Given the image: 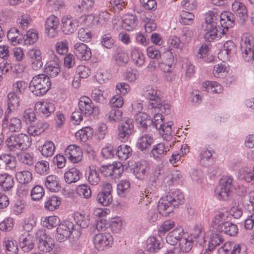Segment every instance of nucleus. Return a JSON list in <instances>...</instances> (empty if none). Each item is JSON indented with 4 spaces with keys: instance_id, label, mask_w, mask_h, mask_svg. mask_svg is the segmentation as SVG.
<instances>
[{
    "instance_id": "nucleus-1",
    "label": "nucleus",
    "mask_w": 254,
    "mask_h": 254,
    "mask_svg": "<svg viewBox=\"0 0 254 254\" xmlns=\"http://www.w3.org/2000/svg\"><path fill=\"white\" fill-rule=\"evenodd\" d=\"M51 82L49 77L45 74H39L33 77L30 85V90L35 95L40 96L50 89Z\"/></svg>"
},
{
    "instance_id": "nucleus-2",
    "label": "nucleus",
    "mask_w": 254,
    "mask_h": 254,
    "mask_svg": "<svg viewBox=\"0 0 254 254\" xmlns=\"http://www.w3.org/2000/svg\"><path fill=\"white\" fill-rule=\"evenodd\" d=\"M235 189L233 179L229 176H223L220 180L215 192L220 199L227 200L232 196Z\"/></svg>"
},
{
    "instance_id": "nucleus-3",
    "label": "nucleus",
    "mask_w": 254,
    "mask_h": 254,
    "mask_svg": "<svg viewBox=\"0 0 254 254\" xmlns=\"http://www.w3.org/2000/svg\"><path fill=\"white\" fill-rule=\"evenodd\" d=\"M243 57L246 62H252L254 66V43L253 37L249 34L244 35L241 41Z\"/></svg>"
},
{
    "instance_id": "nucleus-4",
    "label": "nucleus",
    "mask_w": 254,
    "mask_h": 254,
    "mask_svg": "<svg viewBox=\"0 0 254 254\" xmlns=\"http://www.w3.org/2000/svg\"><path fill=\"white\" fill-rule=\"evenodd\" d=\"M29 138L27 135L20 133L18 135H12L5 141L7 147L12 151L15 149H24L28 146Z\"/></svg>"
},
{
    "instance_id": "nucleus-5",
    "label": "nucleus",
    "mask_w": 254,
    "mask_h": 254,
    "mask_svg": "<svg viewBox=\"0 0 254 254\" xmlns=\"http://www.w3.org/2000/svg\"><path fill=\"white\" fill-rule=\"evenodd\" d=\"M99 170L104 177L116 179L122 174L124 167L121 162H117L108 165H102Z\"/></svg>"
},
{
    "instance_id": "nucleus-6",
    "label": "nucleus",
    "mask_w": 254,
    "mask_h": 254,
    "mask_svg": "<svg viewBox=\"0 0 254 254\" xmlns=\"http://www.w3.org/2000/svg\"><path fill=\"white\" fill-rule=\"evenodd\" d=\"M160 93V91L157 90L155 88L149 85L146 87L144 94L146 98L150 100L149 106L151 108L161 110L162 102L159 97Z\"/></svg>"
},
{
    "instance_id": "nucleus-7",
    "label": "nucleus",
    "mask_w": 254,
    "mask_h": 254,
    "mask_svg": "<svg viewBox=\"0 0 254 254\" xmlns=\"http://www.w3.org/2000/svg\"><path fill=\"white\" fill-rule=\"evenodd\" d=\"M73 224L69 221H63L57 228L56 239L59 242H64L71 236Z\"/></svg>"
},
{
    "instance_id": "nucleus-8",
    "label": "nucleus",
    "mask_w": 254,
    "mask_h": 254,
    "mask_svg": "<svg viewBox=\"0 0 254 254\" xmlns=\"http://www.w3.org/2000/svg\"><path fill=\"white\" fill-rule=\"evenodd\" d=\"M118 136L122 141H127L134 130L132 121L130 119L125 120L122 123H120L118 127Z\"/></svg>"
},
{
    "instance_id": "nucleus-9",
    "label": "nucleus",
    "mask_w": 254,
    "mask_h": 254,
    "mask_svg": "<svg viewBox=\"0 0 254 254\" xmlns=\"http://www.w3.org/2000/svg\"><path fill=\"white\" fill-rule=\"evenodd\" d=\"M172 122L164 123L163 120L162 122L153 121L152 125L155 127L158 130L159 133L161 134L164 140L167 141H170L173 139L172 135Z\"/></svg>"
},
{
    "instance_id": "nucleus-10",
    "label": "nucleus",
    "mask_w": 254,
    "mask_h": 254,
    "mask_svg": "<svg viewBox=\"0 0 254 254\" xmlns=\"http://www.w3.org/2000/svg\"><path fill=\"white\" fill-rule=\"evenodd\" d=\"M95 248L98 251H103L113 243V238L108 233L96 234L93 239Z\"/></svg>"
},
{
    "instance_id": "nucleus-11",
    "label": "nucleus",
    "mask_w": 254,
    "mask_h": 254,
    "mask_svg": "<svg viewBox=\"0 0 254 254\" xmlns=\"http://www.w3.org/2000/svg\"><path fill=\"white\" fill-rule=\"evenodd\" d=\"M10 114L5 113L2 121V127H6L11 132L19 131L21 128V121L16 117H9Z\"/></svg>"
},
{
    "instance_id": "nucleus-12",
    "label": "nucleus",
    "mask_w": 254,
    "mask_h": 254,
    "mask_svg": "<svg viewBox=\"0 0 254 254\" xmlns=\"http://www.w3.org/2000/svg\"><path fill=\"white\" fill-rule=\"evenodd\" d=\"M66 158L73 163H77L82 158V151L81 148L74 144L68 145L64 151Z\"/></svg>"
},
{
    "instance_id": "nucleus-13",
    "label": "nucleus",
    "mask_w": 254,
    "mask_h": 254,
    "mask_svg": "<svg viewBox=\"0 0 254 254\" xmlns=\"http://www.w3.org/2000/svg\"><path fill=\"white\" fill-rule=\"evenodd\" d=\"M74 54L78 59L87 61L92 56L91 49L83 43H76L74 45Z\"/></svg>"
},
{
    "instance_id": "nucleus-14",
    "label": "nucleus",
    "mask_w": 254,
    "mask_h": 254,
    "mask_svg": "<svg viewBox=\"0 0 254 254\" xmlns=\"http://www.w3.org/2000/svg\"><path fill=\"white\" fill-rule=\"evenodd\" d=\"M63 32L65 34H71L74 33L78 26V21L71 17L64 16L62 19Z\"/></svg>"
},
{
    "instance_id": "nucleus-15",
    "label": "nucleus",
    "mask_w": 254,
    "mask_h": 254,
    "mask_svg": "<svg viewBox=\"0 0 254 254\" xmlns=\"http://www.w3.org/2000/svg\"><path fill=\"white\" fill-rule=\"evenodd\" d=\"M78 107L81 113L86 116H90L96 111L92 101L86 96H82L80 98Z\"/></svg>"
},
{
    "instance_id": "nucleus-16",
    "label": "nucleus",
    "mask_w": 254,
    "mask_h": 254,
    "mask_svg": "<svg viewBox=\"0 0 254 254\" xmlns=\"http://www.w3.org/2000/svg\"><path fill=\"white\" fill-rule=\"evenodd\" d=\"M59 25V18L54 15H50L46 20L45 23L46 31L49 37H55L57 33V29Z\"/></svg>"
},
{
    "instance_id": "nucleus-17",
    "label": "nucleus",
    "mask_w": 254,
    "mask_h": 254,
    "mask_svg": "<svg viewBox=\"0 0 254 254\" xmlns=\"http://www.w3.org/2000/svg\"><path fill=\"white\" fill-rule=\"evenodd\" d=\"M35 110L42 116L48 117L55 111V107L51 102H38L35 104Z\"/></svg>"
},
{
    "instance_id": "nucleus-18",
    "label": "nucleus",
    "mask_w": 254,
    "mask_h": 254,
    "mask_svg": "<svg viewBox=\"0 0 254 254\" xmlns=\"http://www.w3.org/2000/svg\"><path fill=\"white\" fill-rule=\"evenodd\" d=\"M232 9L243 23H244L247 20L248 18V10L246 5L243 2L235 1L232 4Z\"/></svg>"
},
{
    "instance_id": "nucleus-19",
    "label": "nucleus",
    "mask_w": 254,
    "mask_h": 254,
    "mask_svg": "<svg viewBox=\"0 0 254 254\" xmlns=\"http://www.w3.org/2000/svg\"><path fill=\"white\" fill-rule=\"evenodd\" d=\"M132 169L136 177L138 179L143 180L149 169V164L146 161L142 160L136 163Z\"/></svg>"
},
{
    "instance_id": "nucleus-20",
    "label": "nucleus",
    "mask_w": 254,
    "mask_h": 254,
    "mask_svg": "<svg viewBox=\"0 0 254 254\" xmlns=\"http://www.w3.org/2000/svg\"><path fill=\"white\" fill-rule=\"evenodd\" d=\"M54 59L49 62L45 67V72L52 78L56 77L60 72V61L55 55Z\"/></svg>"
},
{
    "instance_id": "nucleus-21",
    "label": "nucleus",
    "mask_w": 254,
    "mask_h": 254,
    "mask_svg": "<svg viewBox=\"0 0 254 254\" xmlns=\"http://www.w3.org/2000/svg\"><path fill=\"white\" fill-rule=\"evenodd\" d=\"M16 165L15 157L9 154H2L0 155V169L12 170Z\"/></svg>"
},
{
    "instance_id": "nucleus-22",
    "label": "nucleus",
    "mask_w": 254,
    "mask_h": 254,
    "mask_svg": "<svg viewBox=\"0 0 254 254\" xmlns=\"http://www.w3.org/2000/svg\"><path fill=\"white\" fill-rule=\"evenodd\" d=\"M184 235V230L182 227L175 229L170 232L166 238V242L172 246H175L180 240L183 238Z\"/></svg>"
},
{
    "instance_id": "nucleus-23",
    "label": "nucleus",
    "mask_w": 254,
    "mask_h": 254,
    "mask_svg": "<svg viewBox=\"0 0 254 254\" xmlns=\"http://www.w3.org/2000/svg\"><path fill=\"white\" fill-rule=\"evenodd\" d=\"M235 51V43L232 41H227L224 44L223 49L220 51L218 57L221 60H227L229 59V56L233 55Z\"/></svg>"
},
{
    "instance_id": "nucleus-24",
    "label": "nucleus",
    "mask_w": 254,
    "mask_h": 254,
    "mask_svg": "<svg viewBox=\"0 0 254 254\" xmlns=\"http://www.w3.org/2000/svg\"><path fill=\"white\" fill-rule=\"evenodd\" d=\"M220 24L222 27H223L222 33L225 34V29L227 31L229 27H233L235 24V16L233 13L225 11L222 13L220 15Z\"/></svg>"
},
{
    "instance_id": "nucleus-25",
    "label": "nucleus",
    "mask_w": 254,
    "mask_h": 254,
    "mask_svg": "<svg viewBox=\"0 0 254 254\" xmlns=\"http://www.w3.org/2000/svg\"><path fill=\"white\" fill-rule=\"evenodd\" d=\"M174 206L171 202L168 200L167 196L165 198L160 199L158 204V211L164 216H168L173 211Z\"/></svg>"
},
{
    "instance_id": "nucleus-26",
    "label": "nucleus",
    "mask_w": 254,
    "mask_h": 254,
    "mask_svg": "<svg viewBox=\"0 0 254 254\" xmlns=\"http://www.w3.org/2000/svg\"><path fill=\"white\" fill-rule=\"evenodd\" d=\"M45 186L52 192H58L61 189L59 178L53 175L47 176L45 181Z\"/></svg>"
},
{
    "instance_id": "nucleus-27",
    "label": "nucleus",
    "mask_w": 254,
    "mask_h": 254,
    "mask_svg": "<svg viewBox=\"0 0 254 254\" xmlns=\"http://www.w3.org/2000/svg\"><path fill=\"white\" fill-rule=\"evenodd\" d=\"M174 141H173L172 143L167 144L164 143H159L154 145L151 150V154L153 157L156 159L162 158L169 151L168 145L171 147L172 145H174Z\"/></svg>"
},
{
    "instance_id": "nucleus-28",
    "label": "nucleus",
    "mask_w": 254,
    "mask_h": 254,
    "mask_svg": "<svg viewBox=\"0 0 254 254\" xmlns=\"http://www.w3.org/2000/svg\"><path fill=\"white\" fill-rule=\"evenodd\" d=\"M137 18L132 14L125 15L122 20V27L127 31H131L137 26Z\"/></svg>"
},
{
    "instance_id": "nucleus-29",
    "label": "nucleus",
    "mask_w": 254,
    "mask_h": 254,
    "mask_svg": "<svg viewBox=\"0 0 254 254\" xmlns=\"http://www.w3.org/2000/svg\"><path fill=\"white\" fill-rule=\"evenodd\" d=\"M19 106V100L15 93L11 92L7 95V109L5 113L10 114L15 111Z\"/></svg>"
},
{
    "instance_id": "nucleus-30",
    "label": "nucleus",
    "mask_w": 254,
    "mask_h": 254,
    "mask_svg": "<svg viewBox=\"0 0 254 254\" xmlns=\"http://www.w3.org/2000/svg\"><path fill=\"white\" fill-rule=\"evenodd\" d=\"M218 232L224 233L228 236H235L238 233V229L236 225L227 221L222 226L218 227Z\"/></svg>"
},
{
    "instance_id": "nucleus-31",
    "label": "nucleus",
    "mask_w": 254,
    "mask_h": 254,
    "mask_svg": "<svg viewBox=\"0 0 254 254\" xmlns=\"http://www.w3.org/2000/svg\"><path fill=\"white\" fill-rule=\"evenodd\" d=\"M19 246L23 252L28 253L33 249L34 245L31 236L25 237L22 235L19 238Z\"/></svg>"
},
{
    "instance_id": "nucleus-32",
    "label": "nucleus",
    "mask_w": 254,
    "mask_h": 254,
    "mask_svg": "<svg viewBox=\"0 0 254 254\" xmlns=\"http://www.w3.org/2000/svg\"><path fill=\"white\" fill-rule=\"evenodd\" d=\"M206 33L204 35V38L206 41H211L217 37V25L212 24H206V25H202Z\"/></svg>"
},
{
    "instance_id": "nucleus-33",
    "label": "nucleus",
    "mask_w": 254,
    "mask_h": 254,
    "mask_svg": "<svg viewBox=\"0 0 254 254\" xmlns=\"http://www.w3.org/2000/svg\"><path fill=\"white\" fill-rule=\"evenodd\" d=\"M134 118L136 123L144 129H146L148 126L152 125V120L145 113L139 112L135 115Z\"/></svg>"
},
{
    "instance_id": "nucleus-34",
    "label": "nucleus",
    "mask_w": 254,
    "mask_h": 254,
    "mask_svg": "<svg viewBox=\"0 0 254 254\" xmlns=\"http://www.w3.org/2000/svg\"><path fill=\"white\" fill-rule=\"evenodd\" d=\"M153 141V137L151 135L145 134L139 138L137 146L141 151L145 150L150 147Z\"/></svg>"
},
{
    "instance_id": "nucleus-35",
    "label": "nucleus",
    "mask_w": 254,
    "mask_h": 254,
    "mask_svg": "<svg viewBox=\"0 0 254 254\" xmlns=\"http://www.w3.org/2000/svg\"><path fill=\"white\" fill-rule=\"evenodd\" d=\"M14 185L13 177L6 173L0 174V186L4 191L8 190Z\"/></svg>"
},
{
    "instance_id": "nucleus-36",
    "label": "nucleus",
    "mask_w": 254,
    "mask_h": 254,
    "mask_svg": "<svg viewBox=\"0 0 254 254\" xmlns=\"http://www.w3.org/2000/svg\"><path fill=\"white\" fill-rule=\"evenodd\" d=\"M81 175L78 170L74 168H71L64 173L65 181L68 184L75 183L80 179Z\"/></svg>"
},
{
    "instance_id": "nucleus-37",
    "label": "nucleus",
    "mask_w": 254,
    "mask_h": 254,
    "mask_svg": "<svg viewBox=\"0 0 254 254\" xmlns=\"http://www.w3.org/2000/svg\"><path fill=\"white\" fill-rule=\"evenodd\" d=\"M132 154V149L127 145H121L118 146L116 152V155L119 159L125 160L127 159Z\"/></svg>"
},
{
    "instance_id": "nucleus-38",
    "label": "nucleus",
    "mask_w": 254,
    "mask_h": 254,
    "mask_svg": "<svg viewBox=\"0 0 254 254\" xmlns=\"http://www.w3.org/2000/svg\"><path fill=\"white\" fill-rule=\"evenodd\" d=\"M167 198L175 207L183 202L184 195L179 191H175V192H169L167 195Z\"/></svg>"
},
{
    "instance_id": "nucleus-39",
    "label": "nucleus",
    "mask_w": 254,
    "mask_h": 254,
    "mask_svg": "<svg viewBox=\"0 0 254 254\" xmlns=\"http://www.w3.org/2000/svg\"><path fill=\"white\" fill-rule=\"evenodd\" d=\"M93 131L90 127H85L77 131L75 136L81 141L85 142L93 135Z\"/></svg>"
},
{
    "instance_id": "nucleus-40",
    "label": "nucleus",
    "mask_w": 254,
    "mask_h": 254,
    "mask_svg": "<svg viewBox=\"0 0 254 254\" xmlns=\"http://www.w3.org/2000/svg\"><path fill=\"white\" fill-rule=\"evenodd\" d=\"M122 115L123 112L121 110L113 108L106 114V117L110 122H118L121 120Z\"/></svg>"
},
{
    "instance_id": "nucleus-41",
    "label": "nucleus",
    "mask_w": 254,
    "mask_h": 254,
    "mask_svg": "<svg viewBox=\"0 0 254 254\" xmlns=\"http://www.w3.org/2000/svg\"><path fill=\"white\" fill-rule=\"evenodd\" d=\"M15 178L19 183L25 184L32 180V175L28 171H22L17 172L15 174Z\"/></svg>"
},
{
    "instance_id": "nucleus-42",
    "label": "nucleus",
    "mask_w": 254,
    "mask_h": 254,
    "mask_svg": "<svg viewBox=\"0 0 254 254\" xmlns=\"http://www.w3.org/2000/svg\"><path fill=\"white\" fill-rule=\"evenodd\" d=\"M193 245V241L192 238L183 237L180 240L179 246L180 250L184 253H188L190 252L192 248Z\"/></svg>"
},
{
    "instance_id": "nucleus-43",
    "label": "nucleus",
    "mask_w": 254,
    "mask_h": 254,
    "mask_svg": "<svg viewBox=\"0 0 254 254\" xmlns=\"http://www.w3.org/2000/svg\"><path fill=\"white\" fill-rule=\"evenodd\" d=\"M223 242L222 237L217 234H213L210 238L208 247L205 250L206 253H208L213 250L217 246L220 245Z\"/></svg>"
},
{
    "instance_id": "nucleus-44",
    "label": "nucleus",
    "mask_w": 254,
    "mask_h": 254,
    "mask_svg": "<svg viewBox=\"0 0 254 254\" xmlns=\"http://www.w3.org/2000/svg\"><path fill=\"white\" fill-rule=\"evenodd\" d=\"M192 236L196 242L200 246L204 242V233L202 231V227L200 225H196L193 230Z\"/></svg>"
},
{
    "instance_id": "nucleus-45",
    "label": "nucleus",
    "mask_w": 254,
    "mask_h": 254,
    "mask_svg": "<svg viewBox=\"0 0 254 254\" xmlns=\"http://www.w3.org/2000/svg\"><path fill=\"white\" fill-rule=\"evenodd\" d=\"M88 181L93 186L97 185L100 181L99 172L94 167L89 168Z\"/></svg>"
},
{
    "instance_id": "nucleus-46",
    "label": "nucleus",
    "mask_w": 254,
    "mask_h": 254,
    "mask_svg": "<svg viewBox=\"0 0 254 254\" xmlns=\"http://www.w3.org/2000/svg\"><path fill=\"white\" fill-rule=\"evenodd\" d=\"M162 246V243L155 237H149L147 240V249L150 252H155L159 250Z\"/></svg>"
},
{
    "instance_id": "nucleus-47",
    "label": "nucleus",
    "mask_w": 254,
    "mask_h": 254,
    "mask_svg": "<svg viewBox=\"0 0 254 254\" xmlns=\"http://www.w3.org/2000/svg\"><path fill=\"white\" fill-rule=\"evenodd\" d=\"M220 22V15L215 10L209 11L205 14V25L212 24L216 25L218 22Z\"/></svg>"
},
{
    "instance_id": "nucleus-48",
    "label": "nucleus",
    "mask_w": 254,
    "mask_h": 254,
    "mask_svg": "<svg viewBox=\"0 0 254 254\" xmlns=\"http://www.w3.org/2000/svg\"><path fill=\"white\" fill-rule=\"evenodd\" d=\"M3 245L7 254H17L18 249L16 241L7 239L4 241Z\"/></svg>"
},
{
    "instance_id": "nucleus-49",
    "label": "nucleus",
    "mask_w": 254,
    "mask_h": 254,
    "mask_svg": "<svg viewBox=\"0 0 254 254\" xmlns=\"http://www.w3.org/2000/svg\"><path fill=\"white\" fill-rule=\"evenodd\" d=\"M38 249L43 252H50L55 247V240L49 237L46 241L42 242L38 244Z\"/></svg>"
},
{
    "instance_id": "nucleus-50",
    "label": "nucleus",
    "mask_w": 254,
    "mask_h": 254,
    "mask_svg": "<svg viewBox=\"0 0 254 254\" xmlns=\"http://www.w3.org/2000/svg\"><path fill=\"white\" fill-rule=\"evenodd\" d=\"M55 147L52 141H47L42 146L41 152L42 155L48 157L52 156L55 152Z\"/></svg>"
},
{
    "instance_id": "nucleus-51",
    "label": "nucleus",
    "mask_w": 254,
    "mask_h": 254,
    "mask_svg": "<svg viewBox=\"0 0 254 254\" xmlns=\"http://www.w3.org/2000/svg\"><path fill=\"white\" fill-rule=\"evenodd\" d=\"M130 183L127 180L121 181L117 185V192L119 195L124 197L129 192Z\"/></svg>"
},
{
    "instance_id": "nucleus-52",
    "label": "nucleus",
    "mask_w": 254,
    "mask_h": 254,
    "mask_svg": "<svg viewBox=\"0 0 254 254\" xmlns=\"http://www.w3.org/2000/svg\"><path fill=\"white\" fill-rule=\"evenodd\" d=\"M227 218L226 214L221 212L219 213L213 218L212 222V226L218 232V227L222 226L227 222Z\"/></svg>"
},
{
    "instance_id": "nucleus-53",
    "label": "nucleus",
    "mask_w": 254,
    "mask_h": 254,
    "mask_svg": "<svg viewBox=\"0 0 254 254\" xmlns=\"http://www.w3.org/2000/svg\"><path fill=\"white\" fill-rule=\"evenodd\" d=\"M61 204L59 198L56 196H52L45 202V207L50 211L55 210Z\"/></svg>"
},
{
    "instance_id": "nucleus-54",
    "label": "nucleus",
    "mask_w": 254,
    "mask_h": 254,
    "mask_svg": "<svg viewBox=\"0 0 254 254\" xmlns=\"http://www.w3.org/2000/svg\"><path fill=\"white\" fill-rule=\"evenodd\" d=\"M133 63L138 66H141L144 63V56L138 50L134 49L131 53Z\"/></svg>"
},
{
    "instance_id": "nucleus-55",
    "label": "nucleus",
    "mask_w": 254,
    "mask_h": 254,
    "mask_svg": "<svg viewBox=\"0 0 254 254\" xmlns=\"http://www.w3.org/2000/svg\"><path fill=\"white\" fill-rule=\"evenodd\" d=\"M19 30L15 27L11 28L7 32V37L8 39L11 41L13 45H15L20 43L21 39L18 38L19 36Z\"/></svg>"
},
{
    "instance_id": "nucleus-56",
    "label": "nucleus",
    "mask_w": 254,
    "mask_h": 254,
    "mask_svg": "<svg viewBox=\"0 0 254 254\" xmlns=\"http://www.w3.org/2000/svg\"><path fill=\"white\" fill-rule=\"evenodd\" d=\"M36 172L41 175L48 174L49 169V162L46 161H41L37 162L35 166Z\"/></svg>"
},
{
    "instance_id": "nucleus-57",
    "label": "nucleus",
    "mask_w": 254,
    "mask_h": 254,
    "mask_svg": "<svg viewBox=\"0 0 254 254\" xmlns=\"http://www.w3.org/2000/svg\"><path fill=\"white\" fill-rule=\"evenodd\" d=\"M60 222L59 218L56 216H51L44 218L43 225L48 229H52L57 226Z\"/></svg>"
},
{
    "instance_id": "nucleus-58",
    "label": "nucleus",
    "mask_w": 254,
    "mask_h": 254,
    "mask_svg": "<svg viewBox=\"0 0 254 254\" xmlns=\"http://www.w3.org/2000/svg\"><path fill=\"white\" fill-rule=\"evenodd\" d=\"M76 192L83 198L88 199L91 196V190L87 185H81L76 188Z\"/></svg>"
},
{
    "instance_id": "nucleus-59",
    "label": "nucleus",
    "mask_w": 254,
    "mask_h": 254,
    "mask_svg": "<svg viewBox=\"0 0 254 254\" xmlns=\"http://www.w3.org/2000/svg\"><path fill=\"white\" fill-rule=\"evenodd\" d=\"M97 201L103 206H108L112 201V194H107L100 192L97 196Z\"/></svg>"
},
{
    "instance_id": "nucleus-60",
    "label": "nucleus",
    "mask_w": 254,
    "mask_h": 254,
    "mask_svg": "<svg viewBox=\"0 0 254 254\" xmlns=\"http://www.w3.org/2000/svg\"><path fill=\"white\" fill-rule=\"evenodd\" d=\"M181 19L180 21L185 25H190L192 23L194 15L192 13L183 10L180 14Z\"/></svg>"
},
{
    "instance_id": "nucleus-61",
    "label": "nucleus",
    "mask_w": 254,
    "mask_h": 254,
    "mask_svg": "<svg viewBox=\"0 0 254 254\" xmlns=\"http://www.w3.org/2000/svg\"><path fill=\"white\" fill-rule=\"evenodd\" d=\"M44 194L43 187L37 185L35 186L31 191V196L33 200H39L42 198Z\"/></svg>"
},
{
    "instance_id": "nucleus-62",
    "label": "nucleus",
    "mask_w": 254,
    "mask_h": 254,
    "mask_svg": "<svg viewBox=\"0 0 254 254\" xmlns=\"http://www.w3.org/2000/svg\"><path fill=\"white\" fill-rule=\"evenodd\" d=\"M175 226L174 221L168 220L165 221L158 228V232L159 235H164Z\"/></svg>"
},
{
    "instance_id": "nucleus-63",
    "label": "nucleus",
    "mask_w": 254,
    "mask_h": 254,
    "mask_svg": "<svg viewBox=\"0 0 254 254\" xmlns=\"http://www.w3.org/2000/svg\"><path fill=\"white\" fill-rule=\"evenodd\" d=\"M208 84L205 83L203 85V87L206 88V90L209 91L210 90L214 93H220L222 91V86L218 84L217 82L208 81Z\"/></svg>"
},
{
    "instance_id": "nucleus-64",
    "label": "nucleus",
    "mask_w": 254,
    "mask_h": 254,
    "mask_svg": "<svg viewBox=\"0 0 254 254\" xmlns=\"http://www.w3.org/2000/svg\"><path fill=\"white\" fill-rule=\"evenodd\" d=\"M116 63L119 66L125 65L128 61V57L124 52H118L115 56Z\"/></svg>"
}]
</instances>
